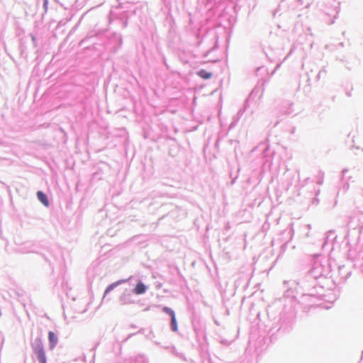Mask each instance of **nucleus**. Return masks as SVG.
Wrapping results in <instances>:
<instances>
[{"instance_id": "f257e3e1", "label": "nucleus", "mask_w": 363, "mask_h": 363, "mask_svg": "<svg viewBox=\"0 0 363 363\" xmlns=\"http://www.w3.org/2000/svg\"><path fill=\"white\" fill-rule=\"evenodd\" d=\"M146 286L143 283L139 282L136 284L134 289V293L138 295L143 294L146 291Z\"/></svg>"}, {"instance_id": "7ed1b4c3", "label": "nucleus", "mask_w": 363, "mask_h": 363, "mask_svg": "<svg viewBox=\"0 0 363 363\" xmlns=\"http://www.w3.org/2000/svg\"><path fill=\"white\" fill-rule=\"evenodd\" d=\"M48 338L50 345V348L52 349L56 346L57 343V337L53 332L50 331L48 333Z\"/></svg>"}, {"instance_id": "423d86ee", "label": "nucleus", "mask_w": 363, "mask_h": 363, "mask_svg": "<svg viewBox=\"0 0 363 363\" xmlns=\"http://www.w3.org/2000/svg\"><path fill=\"white\" fill-rule=\"evenodd\" d=\"M171 325L172 329L173 331L177 332L178 330L177 323L176 320V316L172 317Z\"/></svg>"}, {"instance_id": "20e7f679", "label": "nucleus", "mask_w": 363, "mask_h": 363, "mask_svg": "<svg viewBox=\"0 0 363 363\" xmlns=\"http://www.w3.org/2000/svg\"><path fill=\"white\" fill-rule=\"evenodd\" d=\"M37 356L40 363H46L45 354L43 349H39L37 351Z\"/></svg>"}, {"instance_id": "1a4fd4ad", "label": "nucleus", "mask_w": 363, "mask_h": 363, "mask_svg": "<svg viewBox=\"0 0 363 363\" xmlns=\"http://www.w3.org/2000/svg\"><path fill=\"white\" fill-rule=\"evenodd\" d=\"M47 4V0H45V6Z\"/></svg>"}, {"instance_id": "6e6552de", "label": "nucleus", "mask_w": 363, "mask_h": 363, "mask_svg": "<svg viewBox=\"0 0 363 363\" xmlns=\"http://www.w3.org/2000/svg\"><path fill=\"white\" fill-rule=\"evenodd\" d=\"M116 285H117V284H116V283H114V284H112L109 285V286L106 288V291H105V294H108V292H110L111 290H113V289L115 288V286H116Z\"/></svg>"}, {"instance_id": "0eeeda50", "label": "nucleus", "mask_w": 363, "mask_h": 363, "mask_svg": "<svg viewBox=\"0 0 363 363\" xmlns=\"http://www.w3.org/2000/svg\"><path fill=\"white\" fill-rule=\"evenodd\" d=\"M162 310L164 312L169 314L171 316V318L175 316L174 312L170 308L164 307Z\"/></svg>"}, {"instance_id": "f03ea898", "label": "nucleus", "mask_w": 363, "mask_h": 363, "mask_svg": "<svg viewBox=\"0 0 363 363\" xmlns=\"http://www.w3.org/2000/svg\"><path fill=\"white\" fill-rule=\"evenodd\" d=\"M38 200L46 207L49 206V201L47 196L42 191H39L37 193Z\"/></svg>"}, {"instance_id": "39448f33", "label": "nucleus", "mask_w": 363, "mask_h": 363, "mask_svg": "<svg viewBox=\"0 0 363 363\" xmlns=\"http://www.w3.org/2000/svg\"><path fill=\"white\" fill-rule=\"evenodd\" d=\"M198 75L203 79H208L212 77V73L208 72L205 69H201L198 72Z\"/></svg>"}]
</instances>
